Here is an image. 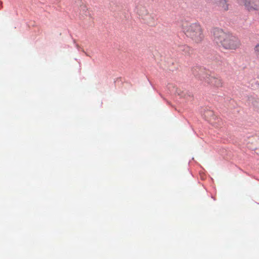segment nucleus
I'll return each mask as SVG.
<instances>
[{"instance_id":"obj_2","label":"nucleus","mask_w":259,"mask_h":259,"mask_svg":"<svg viewBox=\"0 0 259 259\" xmlns=\"http://www.w3.org/2000/svg\"><path fill=\"white\" fill-rule=\"evenodd\" d=\"M183 30L186 36L196 44L200 43L204 37L203 29L197 23L183 25Z\"/></svg>"},{"instance_id":"obj_7","label":"nucleus","mask_w":259,"mask_h":259,"mask_svg":"<svg viewBox=\"0 0 259 259\" xmlns=\"http://www.w3.org/2000/svg\"><path fill=\"white\" fill-rule=\"evenodd\" d=\"M254 52L257 56H259V44H256L254 48Z\"/></svg>"},{"instance_id":"obj_12","label":"nucleus","mask_w":259,"mask_h":259,"mask_svg":"<svg viewBox=\"0 0 259 259\" xmlns=\"http://www.w3.org/2000/svg\"><path fill=\"white\" fill-rule=\"evenodd\" d=\"M240 1H241L242 0H240Z\"/></svg>"},{"instance_id":"obj_5","label":"nucleus","mask_w":259,"mask_h":259,"mask_svg":"<svg viewBox=\"0 0 259 259\" xmlns=\"http://www.w3.org/2000/svg\"><path fill=\"white\" fill-rule=\"evenodd\" d=\"M137 13L142 18L149 14V11L147 8L141 4H138L136 7Z\"/></svg>"},{"instance_id":"obj_8","label":"nucleus","mask_w":259,"mask_h":259,"mask_svg":"<svg viewBox=\"0 0 259 259\" xmlns=\"http://www.w3.org/2000/svg\"><path fill=\"white\" fill-rule=\"evenodd\" d=\"M208 115L212 116V118L214 119L215 118V116L213 115V112L211 111H208L206 113Z\"/></svg>"},{"instance_id":"obj_1","label":"nucleus","mask_w":259,"mask_h":259,"mask_svg":"<svg viewBox=\"0 0 259 259\" xmlns=\"http://www.w3.org/2000/svg\"><path fill=\"white\" fill-rule=\"evenodd\" d=\"M213 40L224 49L236 50L241 46L239 39L232 33H226L222 29L215 28L213 31Z\"/></svg>"},{"instance_id":"obj_3","label":"nucleus","mask_w":259,"mask_h":259,"mask_svg":"<svg viewBox=\"0 0 259 259\" xmlns=\"http://www.w3.org/2000/svg\"><path fill=\"white\" fill-rule=\"evenodd\" d=\"M200 71V72L199 74H196L194 71L193 74L196 76L198 75L199 79L204 82V83L217 88H222L223 86V81L221 78L205 73L201 70Z\"/></svg>"},{"instance_id":"obj_6","label":"nucleus","mask_w":259,"mask_h":259,"mask_svg":"<svg viewBox=\"0 0 259 259\" xmlns=\"http://www.w3.org/2000/svg\"><path fill=\"white\" fill-rule=\"evenodd\" d=\"M181 50L183 51L186 55H190L192 54L193 50L189 46L185 45L181 47Z\"/></svg>"},{"instance_id":"obj_9","label":"nucleus","mask_w":259,"mask_h":259,"mask_svg":"<svg viewBox=\"0 0 259 259\" xmlns=\"http://www.w3.org/2000/svg\"><path fill=\"white\" fill-rule=\"evenodd\" d=\"M80 9L82 10V11H86L87 9V7L85 6V5H81L80 6Z\"/></svg>"},{"instance_id":"obj_11","label":"nucleus","mask_w":259,"mask_h":259,"mask_svg":"<svg viewBox=\"0 0 259 259\" xmlns=\"http://www.w3.org/2000/svg\"><path fill=\"white\" fill-rule=\"evenodd\" d=\"M209 122H211V119H209Z\"/></svg>"},{"instance_id":"obj_10","label":"nucleus","mask_w":259,"mask_h":259,"mask_svg":"<svg viewBox=\"0 0 259 259\" xmlns=\"http://www.w3.org/2000/svg\"><path fill=\"white\" fill-rule=\"evenodd\" d=\"M256 110L259 112V102L256 103V105L255 106Z\"/></svg>"},{"instance_id":"obj_4","label":"nucleus","mask_w":259,"mask_h":259,"mask_svg":"<svg viewBox=\"0 0 259 259\" xmlns=\"http://www.w3.org/2000/svg\"><path fill=\"white\" fill-rule=\"evenodd\" d=\"M241 2L249 12L259 10V0H242Z\"/></svg>"}]
</instances>
